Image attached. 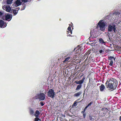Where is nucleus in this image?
<instances>
[{
    "label": "nucleus",
    "mask_w": 121,
    "mask_h": 121,
    "mask_svg": "<svg viewBox=\"0 0 121 121\" xmlns=\"http://www.w3.org/2000/svg\"><path fill=\"white\" fill-rule=\"evenodd\" d=\"M107 88L112 91L115 90L118 85L116 80L113 78H111L108 80L105 83Z\"/></svg>",
    "instance_id": "obj_1"
},
{
    "label": "nucleus",
    "mask_w": 121,
    "mask_h": 121,
    "mask_svg": "<svg viewBox=\"0 0 121 121\" xmlns=\"http://www.w3.org/2000/svg\"><path fill=\"white\" fill-rule=\"evenodd\" d=\"M102 20H100L97 23L96 26V28L100 30L104 31L105 30L106 27V23L103 22Z\"/></svg>",
    "instance_id": "obj_2"
},
{
    "label": "nucleus",
    "mask_w": 121,
    "mask_h": 121,
    "mask_svg": "<svg viewBox=\"0 0 121 121\" xmlns=\"http://www.w3.org/2000/svg\"><path fill=\"white\" fill-rule=\"evenodd\" d=\"M85 79V76H83V78L81 80L78 81H75V82L76 84H79L77 86V88L76 89V90H78L81 88L82 87V84L83 83Z\"/></svg>",
    "instance_id": "obj_3"
},
{
    "label": "nucleus",
    "mask_w": 121,
    "mask_h": 121,
    "mask_svg": "<svg viewBox=\"0 0 121 121\" xmlns=\"http://www.w3.org/2000/svg\"><path fill=\"white\" fill-rule=\"evenodd\" d=\"M47 95L48 97L52 98H53L55 95V93L54 91V90L52 89H49L47 92Z\"/></svg>",
    "instance_id": "obj_4"
},
{
    "label": "nucleus",
    "mask_w": 121,
    "mask_h": 121,
    "mask_svg": "<svg viewBox=\"0 0 121 121\" xmlns=\"http://www.w3.org/2000/svg\"><path fill=\"white\" fill-rule=\"evenodd\" d=\"M113 30L114 33L116 32L117 30L116 28L115 25H112L109 24L108 27V32H111Z\"/></svg>",
    "instance_id": "obj_5"
},
{
    "label": "nucleus",
    "mask_w": 121,
    "mask_h": 121,
    "mask_svg": "<svg viewBox=\"0 0 121 121\" xmlns=\"http://www.w3.org/2000/svg\"><path fill=\"white\" fill-rule=\"evenodd\" d=\"M45 95L43 93H40L38 95V98L40 100H43L45 99Z\"/></svg>",
    "instance_id": "obj_6"
},
{
    "label": "nucleus",
    "mask_w": 121,
    "mask_h": 121,
    "mask_svg": "<svg viewBox=\"0 0 121 121\" xmlns=\"http://www.w3.org/2000/svg\"><path fill=\"white\" fill-rule=\"evenodd\" d=\"M29 0H20L22 3V5L23 6L22 7L21 10H23L25 9L26 6L25 3L29 1Z\"/></svg>",
    "instance_id": "obj_7"
},
{
    "label": "nucleus",
    "mask_w": 121,
    "mask_h": 121,
    "mask_svg": "<svg viewBox=\"0 0 121 121\" xmlns=\"http://www.w3.org/2000/svg\"><path fill=\"white\" fill-rule=\"evenodd\" d=\"M7 26L6 23H5L4 21L2 20H0V27L3 28Z\"/></svg>",
    "instance_id": "obj_8"
},
{
    "label": "nucleus",
    "mask_w": 121,
    "mask_h": 121,
    "mask_svg": "<svg viewBox=\"0 0 121 121\" xmlns=\"http://www.w3.org/2000/svg\"><path fill=\"white\" fill-rule=\"evenodd\" d=\"M5 19L4 20H5L6 21H9L12 18V16L11 15H7L4 16Z\"/></svg>",
    "instance_id": "obj_9"
},
{
    "label": "nucleus",
    "mask_w": 121,
    "mask_h": 121,
    "mask_svg": "<svg viewBox=\"0 0 121 121\" xmlns=\"http://www.w3.org/2000/svg\"><path fill=\"white\" fill-rule=\"evenodd\" d=\"M15 5L16 7L22 4L20 0H17L15 2Z\"/></svg>",
    "instance_id": "obj_10"
},
{
    "label": "nucleus",
    "mask_w": 121,
    "mask_h": 121,
    "mask_svg": "<svg viewBox=\"0 0 121 121\" xmlns=\"http://www.w3.org/2000/svg\"><path fill=\"white\" fill-rule=\"evenodd\" d=\"M4 12L0 10V18L3 20H4Z\"/></svg>",
    "instance_id": "obj_11"
},
{
    "label": "nucleus",
    "mask_w": 121,
    "mask_h": 121,
    "mask_svg": "<svg viewBox=\"0 0 121 121\" xmlns=\"http://www.w3.org/2000/svg\"><path fill=\"white\" fill-rule=\"evenodd\" d=\"M100 91H104L105 89V86L103 84H102L99 86Z\"/></svg>",
    "instance_id": "obj_12"
},
{
    "label": "nucleus",
    "mask_w": 121,
    "mask_h": 121,
    "mask_svg": "<svg viewBox=\"0 0 121 121\" xmlns=\"http://www.w3.org/2000/svg\"><path fill=\"white\" fill-rule=\"evenodd\" d=\"M82 93L81 91H80L75 94L73 96L74 97H78L82 94Z\"/></svg>",
    "instance_id": "obj_13"
},
{
    "label": "nucleus",
    "mask_w": 121,
    "mask_h": 121,
    "mask_svg": "<svg viewBox=\"0 0 121 121\" xmlns=\"http://www.w3.org/2000/svg\"><path fill=\"white\" fill-rule=\"evenodd\" d=\"M5 9L7 12L10 13H11V9L10 6H6L5 7Z\"/></svg>",
    "instance_id": "obj_14"
},
{
    "label": "nucleus",
    "mask_w": 121,
    "mask_h": 121,
    "mask_svg": "<svg viewBox=\"0 0 121 121\" xmlns=\"http://www.w3.org/2000/svg\"><path fill=\"white\" fill-rule=\"evenodd\" d=\"M40 112L38 110H36L35 113V116L36 117H38L40 114Z\"/></svg>",
    "instance_id": "obj_15"
},
{
    "label": "nucleus",
    "mask_w": 121,
    "mask_h": 121,
    "mask_svg": "<svg viewBox=\"0 0 121 121\" xmlns=\"http://www.w3.org/2000/svg\"><path fill=\"white\" fill-rule=\"evenodd\" d=\"M99 43L101 44H104L106 43L104 41L103 39L101 38L99 39Z\"/></svg>",
    "instance_id": "obj_16"
},
{
    "label": "nucleus",
    "mask_w": 121,
    "mask_h": 121,
    "mask_svg": "<svg viewBox=\"0 0 121 121\" xmlns=\"http://www.w3.org/2000/svg\"><path fill=\"white\" fill-rule=\"evenodd\" d=\"M11 12H13V13L15 15H16L18 13V11L16 9H12L11 10Z\"/></svg>",
    "instance_id": "obj_17"
},
{
    "label": "nucleus",
    "mask_w": 121,
    "mask_h": 121,
    "mask_svg": "<svg viewBox=\"0 0 121 121\" xmlns=\"http://www.w3.org/2000/svg\"><path fill=\"white\" fill-rule=\"evenodd\" d=\"M108 60H110V61H113L115 60V58L112 56H108Z\"/></svg>",
    "instance_id": "obj_18"
},
{
    "label": "nucleus",
    "mask_w": 121,
    "mask_h": 121,
    "mask_svg": "<svg viewBox=\"0 0 121 121\" xmlns=\"http://www.w3.org/2000/svg\"><path fill=\"white\" fill-rule=\"evenodd\" d=\"M70 57H68L66 58L65 60L63 61V62L64 63H65L66 62L68 61L70 59Z\"/></svg>",
    "instance_id": "obj_19"
},
{
    "label": "nucleus",
    "mask_w": 121,
    "mask_h": 121,
    "mask_svg": "<svg viewBox=\"0 0 121 121\" xmlns=\"http://www.w3.org/2000/svg\"><path fill=\"white\" fill-rule=\"evenodd\" d=\"M69 26L68 27L67 31H69L71 33H72V30H71V28L70 27V24H69Z\"/></svg>",
    "instance_id": "obj_20"
},
{
    "label": "nucleus",
    "mask_w": 121,
    "mask_h": 121,
    "mask_svg": "<svg viewBox=\"0 0 121 121\" xmlns=\"http://www.w3.org/2000/svg\"><path fill=\"white\" fill-rule=\"evenodd\" d=\"M13 0H7L6 1L7 3L8 4H10L12 3Z\"/></svg>",
    "instance_id": "obj_21"
},
{
    "label": "nucleus",
    "mask_w": 121,
    "mask_h": 121,
    "mask_svg": "<svg viewBox=\"0 0 121 121\" xmlns=\"http://www.w3.org/2000/svg\"><path fill=\"white\" fill-rule=\"evenodd\" d=\"M30 113L31 115H33L34 113L33 110L31 109H30Z\"/></svg>",
    "instance_id": "obj_22"
},
{
    "label": "nucleus",
    "mask_w": 121,
    "mask_h": 121,
    "mask_svg": "<svg viewBox=\"0 0 121 121\" xmlns=\"http://www.w3.org/2000/svg\"><path fill=\"white\" fill-rule=\"evenodd\" d=\"M90 54V51L88 52H86L85 54V55L84 57H83L82 59H84L85 58L84 57L85 56H86L87 55H88Z\"/></svg>",
    "instance_id": "obj_23"
},
{
    "label": "nucleus",
    "mask_w": 121,
    "mask_h": 121,
    "mask_svg": "<svg viewBox=\"0 0 121 121\" xmlns=\"http://www.w3.org/2000/svg\"><path fill=\"white\" fill-rule=\"evenodd\" d=\"M67 36H70L71 37L72 36L71 34H72V33H71L69 31H67Z\"/></svg>",
    "instance_id": "obj_24"
},
{
    "label": "nucleus",
    "mask_w": 121,
    "mask_h": 121,
    "mask_svg": "<svg viewBox=\"0 0 121 121\" xmlns=\"http://www.w3.org/2000/svg\"><path fill=\"white\" fill-rule=\"evenodd\" d=\"M77 101H75L74 102L73 104L72 105V106L73 107V106L75 107L77 105Z\"/></svg>",
    "instance_id": "obj_25"
},
{
    "label": "nucleus",
    "mask_w": 121,
    "mask_h": 121,
    "mask_svg": "<svg viewBox=\"0 0 121 121\" xmlns=\"http://www.w3.org/2000/svg\"><path fill=\"white\" fill-rule=\"evenodd\" d=\"M45 103L44 102H43L42 101H41L40 103V104L41 105V106H43L45 104Z\"/></svg>",
    "instance_id": "obj_26"
},
{
    "label": "nucleus",
    "mask_w": 121,
    "mask_h": 121,
    "mask_svg": "<svg viewBox=\"0 0 121 121\" xmlns=\"http://www.w3.org/2000/svg\"><path fill=\"white\" fill-rule=\"evenodd\" d=\"M39 120H40L41 121V120L39 119L38 117H36L34 121H38Z\"/></svg>",
    "instance_id": "obj_27"
},
{
    "label": "nucleus",
    "mask_w": 121,
    "mask_h": 121,
    "mask_svg": "<svg viewBox=\"0 0 121 121\" xmlns=\"http://www.w3.org/2000/svg\"><path fill=\"white\" fill-rule=\"evenodd\" d=\"M113 64V61H110L109 65L111 66H112Z\"/></svg>",
    "instance_id": "obj_28"
},
{
    "label": "nucleus",
    "mask_w": 121,
    "mask_h": 121,
    "mask_svg": "<svg viewBox=\"0 0 121 121\" xmlns=\"http://www.w3.org/2000/svg\"><path fill=\"white\" fill-rule=\"evenodd\" d=\"M93 103V102L92 101L89 104H88L87 105L89 107V106H91V104Z\"/></svg>",
    "instance_id": "obj_29"
},
{
    "label": "nucleus",
    "mask_w": 121,
    "mask_h": 121,
    "mask_svg": "<svg viewBox=\"0 0 121 121\" xmlns=\"http://www.w3.org/2000/svg\"><path fill=\"white\" fill-rule=\"evenodd\" d=\"M81 49L80 48H78V49H77L76 51L77 52H79V53H80V52H79V51L80 50V52H81Z\"/></svg>",
    "instance_id": "obj_30"
},
{
    "label": "nucleus",
    "mask_w": 121,
    "mask_h": 121,
    "mask_svg": "<svg viewBox=\"0 0 121 121\" xmlns=\"http://www.w3.org/2000/svg\"><path fill=\"white\" fill-rule=\"evenodd\" d=\"M121 13L118 12H117L115 13V14L117 15H119Z\"/></svg>",
    "instance_id": "obj_31"
},
{
    "label": "nucleus",
    "mask_w": 121,
    "mask_h": 121,
    "mask_svg": "<svg viewBox=\"0 0 121 121\" xmlns=\"http://www.w3.org/2000/svg\"><path fill=\"white\" fill-rule=\"evenodd\" d=\"M103 52V50H99V52L100 53H102Z\"/></svg>",
    "instance_id": "obj_32"
},
{
    "label": "nucleus",
    "mask_w": 121,
    "mask_h": 121,
    "mask_svg": "<svg viewBox=\"0 0 121 121\" xmlns=\"http://www.w3.org/2000/svg\"><path fill=\"white\" fill-rule=\"evenodd\" d=\"M86 115V114L85 113H84L83 114V117L84 118H85Z\"/></svg>",
    "instance_id": "obj_33"
},
{
    "label": "nucleus",
    "mask_w": 121,
    "mask_h": 121,
    "mask_svg": "<svg viewBox=\"0 0 121 121\" xmlns=\"http://www.w3.org/2000/svg\"><path fill=\"white\" fill-rule=\"evenodd\" d=\"M70 27H72V29H73V23H72V22L71 23V24H70Z\"/></svg>",
    "instance_id": "obj_34"
},
{
    "label": "nucleus",
    "mask_w": 121,
    "mask_h": 121,
    "mask_svg": "<svg viewBox=\"0 0 121 121\" xmlns=\"http://www.w3.org/2000/svg\"><path fill=\"white\" fill-rule=\"evenodd\" d=\"M89 118L90 119V120H91L92 119V116H89Z\"/></svg>",
    "instance_id": "obj_35"
},
{
    "label": "nucleus",
    "mask_w": 121,
    "mask_h": 121,
    "mask_svg": "<svg viewBox=\"0 0 121 121\" xmlns=\"http://www.w3.org/2000/svg\"><path fill=\"white\" fill-rule=\"evenodd\" d=\"M104 110H106L107 112L109 111L108 109L107 108H104Z\"/></svg>",
    "instance_id": "obj_36"
},
{
    "label": "nucleus",
    "mask_w": 121,
    "mask_h": 121,
    "mask_svg": "<svg viewBox=\"0 0 121 121\" xmlns=\"http://www.w3.org/2000/svg\"><path fill=\"white\" fill-rule=\"evenodd\" d=\"M119 119L120 121H121V116L119 117Z\"/></svg>",
    "instance_id": "obj_37"
},
{
    "label": "nucleus",
    "mask_w": 121,
    "mask_h": 121,
    "mask_svg": "<svg viewBox=\"0 0 121 121\" xmlns=\"http://www.w3.org/2000/svg\"><path fill=\"white\" fill-rule=\"evenodd\" d=\"M20 9V8H19V7H18V8H17V9H17V11H18V10H19V9Z\"/></svg>",
    "instance_id": "obj_38"
},
{
    "label": "nucleus",
    "mask_w": 121,
    "mask_h": 121,
    "mask_svg": "<svg viewBox=\"0 0 121 121\" xmlns=\"http://www.w3.org/2000/svg\"><path fill=\"white\" fill-rule=\"evenodd\" d=\"M88 57H87V58H86V59L85 60V62H86V61H87V59L88 58Z\"/></svg>",
    "instance_id": "obj_39"
},
{
    "label": "nucleus",
    "mask_w": 121,
    "mask_h": 121,
    "mask_svg": "<svg viewBox=\"0 0 121 121\" xmlns=\"http://www.w3.org/2000/svg\"><path fill=\"white\" fill-rule=\"evenodd\" d=\"M88 107V106L87 105L86 106L85 108V109H86Z\"/></svg>",
    "instance_id": "obj_40"
},
{
    "label": "nucleus",
    "mask_w": 121,
    "mask_h": 121,
    "mask_svg": "<svg viewBox=\"0 0 121 121\" xmlns=\"http://www.w3.org/2000/svg\"><path fill=\"white\" fill-rule=\"evenodd\" d=\"M86 109H85V108H84V109L83 110V112H85V111L86 110Z\"/></svg>",
    "instance_id": "obj_41"
},
{
    "label": "nucleus",
    "mask_w": 121,
    "mask_h": 121,
    "mask_svg": "<svg viewBox=\"0 0 121 121\" xmlns=\"http://www.w3.org/2000/svg\"><path fill=\"white\" fill-rule=\"evenodd\" d=\"M83 75H84V74H82L80 76V78H81L82 77V76Z\"/></svg>",
    "instance_id": "obj_42"
},
{
    "label": "nucleus",
    "mask_w": 121,
    "mask_h": 121,
    "mask_svg": "<svg viewBox=\"0 0 121 121\" xmlns=\"http://www.w3.org/2000/svg\"><path fill=\"white\" fill-rule=\"evenodd\" d=\"M104 110V108H102V110L103 111Z\"/></svg>",
    "instance_id": "obj_43"
},
{
    "label": "nucleus",
    "mask_w": 121,
    "mask_h": 121,
    "mask_svg": "<svg viewBox=\"0 0 121 121\" xmlns=\"http://www.w3.org/2000/svg\"><path fill=\"white\" fill-rule=\"evenodd\" d=\"M108 38H109V40H110V37H109V36L108 35Z\"/></svg>",
    "instance_id": "obj_44"
},
{
    "label": "nucleus",
    "mask_w": 121,
    "mask_h": 121,
    "mask_svg": "<svg viewBox=\"0 0 121 121\" xmlns=\"http://www.w3.org/2000/svg\"><path fill=\"white\" fill-rule=\"evenodd\" d=\"M81 113H84V112H83V111H82V112H81Z\"/></svg>",
    "instance_id": "obj_45"
},
{
    "label": "nucleus",
    "mask_w": 121,
    "mask_h": 121,
    "mask_svg": "<svg viewBox=\"0 0 121 121\" xmlns=\"http://www.w3.org/2000/svg\"><path fill=\"white\" fill-rule=\"evenodd\" d=\"M91 32H92V31H91L90 32V34H91Z\"/></svg>",
    "instance_id": "obj_46"
},
{
    "label": "nucleus",
    "mask_w": 121,
    "mask_h": 121,
    "mask_svg": "<svg viewBox=\"0 0 121 121\" xmlns=\"http://www.w3.org/2000/svg\"><path fill=\"white\" fill-rule=\"evenodd\" d=\"M85 94V92H84V93H83V96H84V95Z\"/></svg>",
    "instance_id": "obj_47"
},
{
    "label": "nucleus",
    "mask_w": 121,
    "mask_h": 121,
    "mask_svg": "<svg viewBox=\"0 0 121 121\" xmlns=\"http://www.w3.org/2000/svg\"><path fill=\"white\" fill-rule=\"evenodd\" d=\"M91 59V58H90V57L89 58V59Z\"/></svg>",
    "instance_id": "obj_48"
},
{
    "label": "nucleus",
    "mask_w": 121,
    "mask_h": 121,
    "mask_svg": "<svg viewBox=\"0 0 121 121\" xmlns=\"http://www.w3.org/2000/svg\"><path fill=\"white\" fill-rule=\"evenodd\" d=\"M75 49H76V48H75L74 49V50H75Z\"/></svg>",
    "instance_id": "obj_49"
}]
</instances>
